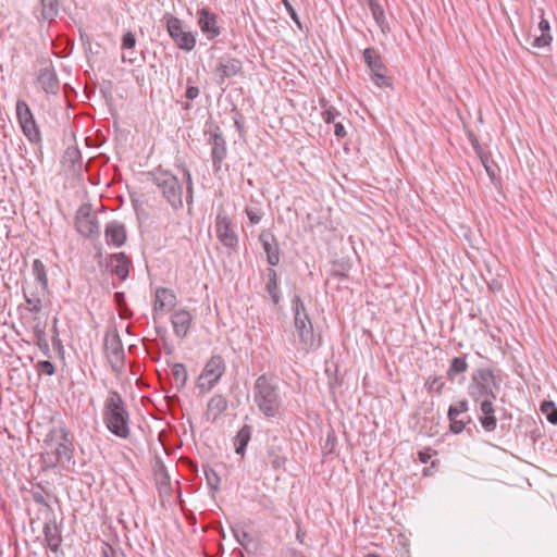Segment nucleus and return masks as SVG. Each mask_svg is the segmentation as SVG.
Listing matches in <instances>:
<instances>
[{"label":"nucleus","mask_w":557,"mask_h":557,"mask_svg":"<svg viewBox=\"0 0 557 557\" xmlns=\"http://www.w3.org/2000/svg\"><path fill=\"white\" fill-rule=\"evenodd\" d=\"M539 29L541 30V35L534 38L533 46L536 48H544L550 44L552 36L549 35V22L544 18L543 15L539 23Z\"/></svg>","instance_id":"c756f323"},{"label":"nucleus","mask_w":557,"mask_h":557,"mask_svg":"<svg viewBox=\"0 0 557 557\" xmlns=\"http://www.w3.org/2000/svg\"><path fill=\"white\" fill-rule=\"evenodd\" d=\"M431 459V454L429 450L426 451H419V460L422 463H426Z\"/></svg>","instance_id":"bf43d9fd"},{"label":"nucleus","mask_w":557,"mask_h":557,"mask_svg":"<svg viewBox=\"0 0 557 557\" xmlns=\"http://www.w3.org/2000/svg\"><path fill=\"white\" fill-rule=\"evenodd\" d=\"M46 451L40 455L41 469L47 471L57 466L67 468L74 465V445L71 433L65 426L52 429L44 440Z\"/></svg>","instance_id":"f03ea898"},{"label":"nucleus","mask_w":557,"mask_h":557,"mask_svg":"<svg viewBox=\"0 0 557 557\" xmlns=\"http://www.w3.org/2000/svg\"><path fill=\"white\" fill-rule=\"evenodd\" d=\"M148 175L173 210L177 211L184 207L183 186L176 175L162 168H157Z\"/></svg>","instance_id":"423d86ee"},{"label":"nucleus","mask_w":557,"mask_h":557,"mask_svg":"<svg viewBox=\"0 0 557 557\" xmlns=\"http://www.w3.org/2000/svg\"><path fill=\"white\" fill-rule=\"evenodd\" d=\"M234 536L242 546H246L251 541V536L248 532L242 529H233Z\"/></svg>","instance_id":"de8ad7c7"},{"label":"nucleus","mask_w":557,"mask_h":557,"mask_svg":"<svg viewBox=\"0 0 557 557\" xmlns=\"http://www.w3.org/2000/svg\"><path fill=\"white\" fill-rule=\"evenodd\" d=\"M294 317L293 343L295 348L302 354L315 351L322 344L320 334L313 330L312 321L307 312L300 296L296 295L292 301Z\"/></svg>","instance_id":"20e7f679"},{"label":"nucleus","mask_w":557,"mask_h":557,"mask_svg":"<svg viewBox=\"0 0 557 557\" xmlns=\"http://www.w3.org/2000/svg\"><path fill=\"white\" fill-rule=\"evenodd\" d=\"M243 71V63L237 58L222 57L218 60L214 74L218 77L219 84H224L227 78L240 74Z\"/></svg>","instance_id":"4468645a"},{"label":"nucleus","mask_w":557,"mask_h":557,"mask_svg":"<svg viewBox=\"0 0 557 557\" xmlns=\"http://www.w3.org/2000/svg\"><path fill=\"white\" fill-rule=\"evenodd\" d=\"M473 147H474L475 151L478 152L488 177L491 178L492 182H494L497 177L495 164L493 163V161L490 159V157L486 153L482 152L481 148L479 147L478 140L473 141Z\"/></svg>","instance_id":"2f4dec72"},{"label":"nucleus","mask_w":557,"mask_h":557,"mask_svg":"<svg viewBox=\"0 0 557 557\" xmlns=\"http://www.w3.org/2000/svg\"><path fill=\"white\" fill-rule=\"evenodd\" d=\"M172 376L175 382V386L177 389H182L185 387L188 374L186 367L183 363H174L171 369Z\"/></svg>","instance_id":"473e14b6"},{"label":"nucleus","mask_w":557,"mask_h":557,"mask_svg":"<svg viewBox=\"0 0 557 557\" xmlns=\"http://www.w3.org/2000/svg\"><path fill=\"white\" fill-rule=\"evenodd\" d=\"M205 474H206V479H207L208 484L212 488L218 490V486H219V483H220V478L218 476L215 471L213 469H208V470H205Z\"/></svg>","instance_id":"09e8293b"},{"label":"nucleus","mask_w":557,"mask_h":557,"mask_svg":"<svg viewBox=\"0 0 557 557\" xmlns=\"http://www.w3.org/2000/svg\"><path fill=\"white\" fill-rule=\"evenodd\" d=\"M37 370L39 373L53 375L55 372V368L52 362L49 360H42L37 363Z\"/></svg>","instance_id":"49530a36"},{"label":"nucleus","mask_w":557,"mask_h":557,"mask_svg":"<svg viewBox=\"0 0 557 557\" xmlns=\"http://www.w3.org/2000/svg\"><path fill=\"white\" fill-rule=\"evenodd\" d=\"M265 292L270 296L272 302L276 306L281 301V290L278 282H265Z\"/></svg>","instance_id":"ea45409f"},{"label":"nucleus","mask_w":557,"mask_h":557,"mask_svg":"<svg viewBox=\"0 0 557 557\" xmlns=\"http://www.w3.org/2000/svg\"><path fill=\"white\" fill-rule=\"evenodd\" d=\"M323 112H322V119L325 123H334L335 119L341 114L334 107L329 106L326 107L323 104Z\"/></svg>","instance_id":"a18cd8bd"},{"label":"nucleus","mask_w":557,"mask_h":557,"mask_svg":"<svg viewBox=\"0 0 557 557\" xmlns=\"http://www.w3.org/2000/svg\"><path fill=\"white\" fill-rule=\"evenodd\" d=\"M136 45V37L132 32H127L123 35L122 38V48L123 49H133Z\"/></svg>","instance_id":"8fccbe9b"},{"label":"nucleus","mask_w":557,"mask_h":557,"mask_svg":"<svg viewBox=\"0 0 557 557\" xmlns=\"http://www.w3.org/2000/svg\"><path fill=\"white\" fill-rule=\"evenodd\" d=\"M59 14L58 0H40V18L44 21H53Z\"/></svg>","instance_id":"c85d7f7f"},{"label":"nucleus","mask_w":557,"mask_h":557,"mask_svg":"<svg viewBox=\"0 0 557 557\" xmlns=\"http://www.w3.org/2000/svg\"><path fill=\"white\" fill-rule=\"evenodd\" d=\"M235 228L236 225L230 215L223 208H220L215 216L214 231L218 240L227 249L228 255L238 249L239 239Z\"/></svg>","instance_id":"0eeeda50"},{"label":"nucleus","mask_w":557,"mask_h":557,"mask_svg":"<svg viewBox=\"0 0 557 557\" xmlns=\"http://www.w3.org/2000/svg\"><path fill=\"white\" fill-rule=\"evenodd\" d=\"M102 418L107 429L113 435L124 440L131 436L129 412L119 392L109 393L104 400Z\"/></svg>","instance_id":"39448f33"},{"label":"nucleus","mask_w":557,"mask_h":557,"mask_svg":"<svg viewBox=\"0 0 557 557\" xmlns=\"http://www.w3.org/2000/svg\"><path fill=\"white\" fill-rule=\"evenodd\" d=\"M176 295L172 289L165 287L157 288L152 308L153 320L161 318L163 312L173 309L176 305Z\"/></svg>","instance_id":"2eb2a0df"},{"label":"nucleus","mask_w":557,"mask_h":557,"mask_svg":"<svg viewBox=\"0 0 557 557\" xmlns=\"http://www.w3.org/2000/svg\"><path fill=\"white\" fill-rule=\"evenodd\" d=\"M252 394L255 405L265 418H277L284 413V394L275 376H258L253 383Z\"/></svg>","instance_id":"7ed1b4c3"},{"label":"nucleus","mask_w":557,"mask_h":557,"mask_svg":"<svg viewBox=\"0 0 557 557\" xmlns=\"http://www.w3.org/2000/svg\"><path fill=\"white\" fill-rule=\"evenodd\" d=\"M227 409V400L223 395L216 394L210 398L207 405V420L215 421Z\"/></svg>","instance_id":"5701e85b"},{"label":"nucleus","mask_w":557,"mask_h":557,"mask_svg":"<svg viewBox=\"0 0 557 557\" xmlns=\"http://www.w3.org/2000/svg\"><path fill=\"white\" fill-rule=\"evenodd\" d=\"M191 322L193 315L187 309L175 310L171 317L174 334L180 338L186 337L191 326Z\"/></svg>","instance_id":"6ab92c4d"},{"label":"nucleus","mask_w":557,"mask_h":557,"mask_svg":"<svg viewBox=\"0 0 557 557\" xmlns=\"http://www.w3.org/2000/svg\"><path fill=\"white\" fill-rule=\"evenodd\" d=\"M164 350L166 354L171 355L173 352V347L164 344Z\"/></svg>","instance_id":"e2e57ef3"},{"label":"nucleus","mask_w":557,"mask_h":557,"mask_svg":"<svg viewBox=\"0 0 557 557\" xmlns=\"http://www.w3.org/2000/svg\"><path fill=\"white\" fill-rule=\"evenodd\" d=\"M32 272L36 281L39 283V287L48 290V276L46 272V267L41 260L35 259L33 261Z\"/></svg>","instance_id":"7c9ffc66"},{"label":"nucleus","mask_w":557,"mask_h":557,"mask_svg":"<svg viewBox=\"0 0 557 557\" xmlns=\"http://www.w3.org/2000/svg\"><path fill=\"white\" fill-rule=\"evenodd\" d=\"M106 352L113 370H121L124 367L125 352L119 335L107 338Z\"/></svg>","instance_id":"f3484780"},{"label":"nucleus","mask_w":557,"mask_h":557,"mask_svg":"<svg viewBox=\"0 0 557 557\" xmlns=\"http://www.w3.org/2000/svg\"><path fill=\"white\" fill-rule=\"evenodd\" d=\"M294 557H306L302 553L294 552Z\"/></svg>","instance_id":"0e129e2a"},{"label":"nucleus","mask_w":557,"mask_h":557,"mask_svg":"<svg viewBox=\"0 0 557 557\" xmlns=\"http://www.w3.org/2000/svg\"><path fill=\"white\" fill-rule=\"evenodd\" d=\"M363 59L371 72L373 83L377 87L391 86V79L386 75L387 69L383 63L380 52L374 48H367L363 51Z\"/></svg>","instance_id":"9d476101"},{"label":"nucleus","mask_w":557,"mask_h":557,"mask_svg":"<svg viewBox=\"0 0 557 557\" xmlns=\"http://www.w3.org/2000/svg\"><path fill=\"white\" fill-rule=\"evenodd\" d=\"M366 557H380L379 555H375V554H369L367 555Z\"/></svg>","instance_id":"69168bd1"},{"label":"nucleus","mask_w":557,"mask_h":557,"mask_svg":"<svg viewBox=\"0 0 557 557\" xmlns=\"http://www.w3.org/2000/svg\"><path fill=\"white\" fill-rule=\"evenodd\" d=\"M259 240L267 255V261L275 267L280 263V248L274 234L269 230H263L259 235Z\"/></svg>","instance_id":"a211bd4d"},{"label":"nucleus","mask_w":557,"mask_h":557,"mask_svg":"<svg viewBox=\"0 0 557 557\" xmlns=\"http://www.w3.org/2000/svg\"><path fill=\"white\" fill-rule=\"evenodd\" d=\"M334 134L337 138H344L347 135L345 126L342 123L334 124Z\"/></svg>","instance_id":"4d7b16f0"},{"label":"nucleus","mask_w":557,"mask_h":557,"mask_svg":"<svg viewBox=\"0 0 557 557\" xmlns=\"http://www.w3.org/2000/svg\"><path fill=\"white\" fill-rule=\"evenodd\" d=\"M24 324L32 330L33 335L46 332L47 319L40 317V313H28L22 317Z\"/></svg>","instance_id":"393cba45"},{"label":"nucleus","mask_w":557,"mask_h":557,"mask_svg":"<svg viewBox=\"0 0 557 557\" xmlns=\"http://www.w3.org/2000/svg\"><path fill=\"white\" fill-rule=\"evenodd\" d=\"M199 88L196 86H188L185 91V97L188 100H194L199 96Z\"/></svg>","instance_id":"6e6d98bb"},{"label":"nucleus","mask_w":557,"mask_h":557,"mask_svg":"<svg viewBox=\"0 0 557 557\" xmlns=\"http://www.w3.org/2000/svg\"><path fill=\"white\" fill-rule=\"evenodd\" d=\"M469 364L466 356L455 357L451 359L447 369L446 376L450 382H454L459 374L467 372Z\"/></svg>","instance_id":"bb28decb"},{"label":"nucleus","mask_w":557,"mask_h":557,"mask_svg":"<svg viewBox=\"0 0 557 557\" xmlns=\"http://www.w3.org/2000/svg\"><path fill=\"white\" fill-rule=\"evenodd\" d=\"M252 428L248 424L243 425L234 438L236 454L244 456L245 449L251 440Z\"/></svg>","instance_id":"a878e982"},{"label":"nucleus","mask_w":557,"mask_h":557,"mask_svg":"<svg viewBox=\"0 0 557 557\" xmlns=\"http://www.w3.org/2000/svg\"><path fill=\"white\" fill-rule=\"evenodd\" d=\"M469 410V404L466 399L459 400L448 408V418H459L460 414L467 413Z\"/></svg>","instance_id":"58836bf2"},{"label":"nucleus","mask_w":557,"mask_h":557,"mask_svg":"<svg viewBox=\"0 0 557 557\" xmlns=\"http://www.w3.org/2000/svg\"><path fill=\"white\" fill-rule=\"evenodd\" d=\"M541 411L548 422L555 425L557 424V407L553 401H543L541 405Z\"/></svg>","instance_id":"4c0bfd02"},{"label":"nucleus","mask_w":557,"mask_h":557,"mask_svg":"<svg viewBox=\"0 0 557 557\" xmlns=\"http://www.w3.org/2000/svg\"><path fill=\"white\" fill-rule=\"evenodd\" d=\"M265 275L267 282H278V275L274 269H268Z\"/></svg>","instance_id":"13d9d810"},{"label":"nucleus","mask_w":557,"mask_h":557,"mask_svg":"<svg viewBox=\"0 0 557 557\" xmlns=\"http://www.w3.org/2000/svg\"><path fill=\"white\" fill-rule=\"evenodd\" d=\"M47 289L40 287L32 288L30 286L23 287V295L26 301L25 310L28 313H40L42 309V298L47 294Z\"/></svg>","instance_id":"412c9836"},{"label":"nucleus","mask_w":557,"mask_h":557,"mask_svg":"<svg viewBox=\"0 0 557 557\" xmlns=\"http://www.w3.org/2000/svg\"><path fill=\"white\" fill-rule=\"evenodd\" d=\"M33 336H34V341L36 342V344H37L38 348L41 350V352L45 356H49V354H50V345L48 343V339H47V336H46V332L33 335Z\"/></svg>","instance_id":"c03bdc74"},{"label":"nucleus","mask_w":557,"mask_h":557,"mask_svg":"<svg viewBox=\"0 0 557 557\" xmlns=\"http://www.w3.org/2000/svg\"><path fill=\"white\" fill-rule=\"evenodd\" d=\"M163 21L169 36L178 49L186 52L194 50L197 44L196 35L190 30H186L181 18L172 14H165Z\"/></svg>","instance_id":"6e6552de"},{"label":"nucleus","mask_w":557,"mask_h":557,"mask_svg":"<svg viewBox=\"0 0 557 557\" xmlns=\"http://www.w3.org/2000/svg\"><path fill=\"white\" fill-rule=\"evenodd\" d=\"M211 160L213 172L216 174L221 171L223 161L227 156L226 141L220 132H215L210 138Z\"/></svg>","instance_id":"dca6fc26"},{"label":"nucleus","mask_w":557,"mask_h":557,"mask_svg":"<svg viewBox=\"0 0 557 557\" xmlns=\"http://www.w3.org/2000/svg\"><path fill=\"white\" fill-rule=\"evenodd\" d=\"M426 391L430 394H437L441 395L443 393L445 382L442 376H429L424 384Z\"/></svg>","instance_id":"f704fd0d"},{"label":"nucleus","mask_w":557,"mask_h":557,"mask_svg":"<svg viewBox=\"0 0 557 557\" xmlns=\"http://www.w3.org/2000/svg\"><path fill=\"white\" fill-rule=\"evenodd\" d=\"M33 499L35 503L44 506H48V503L46 500V497L44 495L42 491H33L32 493Z\"/></svg>","instance_id":"864d4df0"},{"label":"nucleus","mask_w":557,"mask_h":557,"mask_svg":"<svg viewBox=\"0 0 557 557\" xmlns=\"http://www.w3.org/2000/svg\"><path fill=\"white\" fill-rule=\"evenodd\" d=\"M286 11L288 12L289 16L296 22L299 24V21H298V15L294 9V7L290 4V2L288 0H282Z\"/></svg>","instance_id":"5fc2aeb1"},{"label":"nucleus","mask_w":557,"mask_h":557,"mask_svg":"<svg viewBox=\"0 0 557 557\" xmlns=\"http://www.w3.org/2000/svg\"><path fill=\"white\" fill-rule=\"evenodd\" d=\"M186 184V203L190 207L194 203V183L190 171L186 165H178Z\"/></svg>","instance_id":"72a5a7b5"},{"label":"nucleus","mask_w":557,"mask_h":557,"mask_svg":"<svg viewBox=\"0 0 557 557\" xmlns=\"http://www.w3.org/2000/svg\"><path fill=\"white\" fill-rule=\"evenodd\" d=\"M129 265L131 261L124 252L110 255L107 259V268L121 281L128 276Z\"/></svg>","instance_id":"aec40b11"},{"label":"nucleus","mask_w":557,"mask_h":557,"mask_svg":"<svg viewBox=\"0 0 557 557\" xmlns=\"http://www.w3.org/2000/svg\"><path fill=\"white\" fill-rule=\"evenodd\" d=\"M197 14V24L208 40H213L221 35L222 28L219 23V16L214 12L203 7L198 10Z\"/></svg>","instance_id":"ddd939ff"},{"label":"nucleus","mask_w":557,"mask_h":557,"mask_svg":"<svg viewBox=\"0 0 557 557\" xmlns=\"http://www.w3.org/2000/svg\"><path fill=\"white\" fill-rule=\"evenodd\" d=\"M226 366L221 356H212L198 377L197 387L202 392L211 391L225 373Z\"/></svg>","instance_id":"1a4fd4ad"},{"label":"nucleus","mask_w":557,"mask_h":557,"mask_svg":"<svg viewBox=\"0 0 557 557\" xmlns=\"http://www.w3.org/2000/svg\"><path fill=\"white\" fill-rule=\"evenodd\" d=\"M23 134L32 144H39L41 141V134L39 127L35 121V117L32 120L24 121L20 123Z\"/></svg>","instance_id":"cd10ccee"},{"label":"nucleus","mask_w":557,"mask_h":557,"mask_svg":"<svg viewBox=\"0 0 557 557\" xmlns=\"http://www.w3.org/2000/svg\"><path fill=\"white\" fill-rule=\"evenodd\" d=\"M448 420L450 422L449 429L455 434L461 433L463 431V429L466 428L467 423L470 422L469 417H466V419L448 418Z\"/></svg>","instance_id":"79ce46f5"},{"label":"nucleus","mask_w":557,"mask_h":557,"mask_svg":"<svg viewBox=\"0 0 557 557\" xmlns=\"http://www.w3.org/2000/svg\"><path fill=\"white\" fill-rule=\"evenodd\" d=\"M269 462L271 463L273 469H280L285 465L286 458L281 456L280 453L275 448H270L268 450Z\"/></svg>","instance_id":"a19ab883"},{"label":"nucleus","mask_w":557,"mask_h":557,"mask_svg":"<svg viewBox=\"0 0 557 557\" xmlns=\"http://www.w3.org/2000/svg\"><path fill=\"white\" fill-rule=\"evenodd\" d=\"M499 382L491 369H476L471 374L468 395L479 405L481 416L479 421L486 432H493L497 426L494 400L499 392Z\"/></svg>","instance_id":"f257e3e1"},{"label":"nucleus","mask_w":557,"mask_h":557,"mask_svg":"<svg viewBox=\"0 0 557 557\" xmlns=\"http://www.w3.org/2000/svg\"><path fill=\"white\" fill-rule=\"evenodd\" d=\"M16 116L18 124L34 119L33 112L25 100L18 99L16 101Z\"/></svg>","instance_id":"c9c22d12"},{"label":"nucleus","mask_w":557,"mask_h":557,"mask_svg":"<svg viewBox=\"0 0 557 557\" xmlns=\"http://www.w3.org/2000/svg\"><path fill=\"white\" fill-rule=\"evenodd\" d=\"M75 228L84 237H98L100 225L98 218L91 212L90 205H82L76 211Z\"/></svg>","instance_id":"9b49d317"},{"label":"nucleus","mask_w":557,"mask_h":557,"mask_svg":"<svg viewBox=\"0 0 557 557\" xmlns=\"http://www.w3.org/2000/svg\"><path fill=\"white\" fill-rule=\"evenodd\" d=\"M305 536H306V532L300 527H298L297 532H296V539L300 543H304Z\"/></svg>","instance_id":"680f3d73"},{"label":"nucleus","mask_w":557,"mask_h":557,"mask_svg":"<svg viewBox=\"0 0 557 557\" xmlns=\"http://www.w3.org/2000/svg\"><path fill=\"white\" fill-rule=\"evenodd\" d=\"M101 557H116V552H115L114 547L108 543H102Z\"/></svg>","instance_id":"603ef678"},{"label":"nucleus","mask_w":557,"mask_h":557,"mask_svg":"<svg viewBox=\"0 0 557 557\" xmlns=\"http://www.w3.org/2000/svg\"><path fill=\"white\" fill-rule=\"evenodd\" d=\"M114 299H115L116 304L121 307L122 304H124V294L121 292H116L114 294Z\"/></svg>","instance_id":"052dcab7"},{"label":"nucleus","mask_w":557,"mask_h":557,"mask_svg":"<svg viewBox=\"0 0 557 557\" xmlns=\"http://www.w3.org/2000/svg\"><path fill=\"white\" fill-rule=\"evenodd\" d=\"M245 212L251 224H258L261 221V214L259 213L258 210L252 208H246Z\"/></svg>","instance_id":"3c124183"},{"label":"nucleus","mask_w":557,"mask_h":557,"mask_svg":"<svg viewBox=\"0 0 557 557\" xmlns=\"http://www.w3.org/2000/svg\"><path fill=\"white\" fill-rule=\"evenodd\" d=\"M81 151L77 147H67L64 152V159L66 162H70L72 166H75L77 162L81 161Z\"/></svg>","instance_id":"37998d69"},{"label":"nucleus","mask_w":557,"mask_h":557,"mask_svg":"<svg viewBox=\"0 0 557 557\" xmlns=\"http://www.w3.org/2000/svg\"><path fill=\"white\" fill-rule=\"evenodd\" d=\"M37 82L48 95H57L60 90V82L51 60L40 61Z\"/></svg>","instance_id":"f8f14e48"},{"label":"nucleus","mask_w":557,"mask_h":557,"mask_svg":"<svg viewBox=\"0 0 557 557\" xmlns=\"http://www.w3.org/2000/svg\"><path fill=\"white\" fill-rule=\"evenodd\" d=\"M369 9L372 13L373 18L377 23L380 27L383 28V24L385 22L384 10L377 0H368Z\"/></svg>","instance_id":"e433bc0d"},{"label":"nucleus","mask_w":557,"mask_h":557,"mask_svg":"<svg viewBox=\"0 0 557 557\" xmlns=\"http://www.w3.org/2000/svg\"><path fill=\"white\" fill-rule=\"evenodd\" d=\"M106 242L108 245L121 247L126 240V230L123 223L119 221H111L106 225L104 230Z\"/></svg>","instance_id":"4be33fe9"},{"label":"nucleus","mask_w":557,"mask_h":557,"mask_svg":"<svg viewBox=\"0 0 557 557\" xmlns=\"http://www.w3.org/2000/svg\"><path fill=\"white\" fill-rule=\"evenodd\" d=\"M44 535L47 546L52 552H58L61 545L62 539L54 521L46 522L44 525Z\"/></svg>","instance_id":"b1692460"}]
</instances>
